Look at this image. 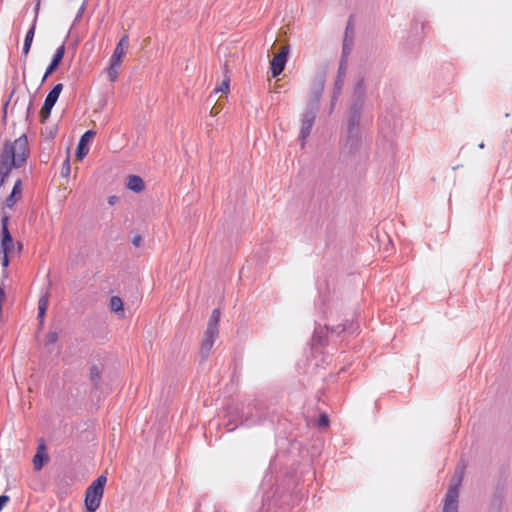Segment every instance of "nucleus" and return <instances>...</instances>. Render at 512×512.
I'll return each instance as SVG.
<instances>
[{
  "label": "nucleus",
  "instance_id": "obj_1",
  "mask_svg": "<svg viewBox=\"0 0 512 512\" xmlns=\"http://www.w3.org/2000/svg\"><path fill=\"white\" fill-rule=\"evenodd\" d=\"M29 156L28 139L25 134L8 141L0 153V187L13 168L22 167Z\"/></svg>",
  "mask_w": 512,
  "mask_h": 512
},
{
  "label": "nucleus",
  "instance_id": "obj_2",
  "mask_svg": "<svg viewBox=\"0 0 512 512\" xmlns=\"http://www.w3.org/2000/svg\"><path fill=\"white\" fill-rule=\"evenodd\" d=\"M361 114L353 109L348 114L347 127L340 137V151L344 155H356L364 146V139L360 128Z\"/></svg>",
  "mask_w": 512,
  "mask_h": 512
},
{
  "label": "nucleus",
  "instance_id": "obj_3",
  "mask_svg": "<svg viewBox=\"0 0 512 512\" xmlns=\"http://www.w3.org/2000/svg\"><path fill=\"white\" fill-rule=\"evenodd\" d=\"M464 476V467H458L445 494L442 512H458L459 488Z\"/></svg>",
  "mask_w": 512,
  "mask_h": 512
},
{
  "label": "nucleus",
  "instance_id": "obj_4",
  "mask_svg": "<svg viewBox=\"0 0 512 512\" xmlns=\"http://www.w3.org/2000/svg\"><path fill=\"white\" fill-rule=\"evenodd\" d=\"M106 482H107L106 476L100 475L86 489L85 506H86V509L88 512H95L99 508L101 499L104 494V487H105Z\"/></svg>",
  "mask_w": 512,
  "mask_h": 512
},
{
  "label": "nucleus",
  "instance_id": "obj_5",
  "mask_svg": "<svg viewBox=\"0 0 512 512\" xmlns=\"http://www.w3.org/2000/svg\"><path fill=\"white\" fill-rule=\"evenodd\" d=\"M220 310L214 309L209 318L206 331L204 333V338L201 346V355L203 358H207L214 343L218 336V323L220 320Z\"/></svg>",
  "mask_w": 512,
  "mask_h": 512
},
{
  "label": "nucleus",
  "instance_id": "obj_6",
  "mask_svg": "<svg viewBox=\"0 0 512 512\" xmlns=\"http://www.w3.org/2000/svg\"><path fill=\"white\" fill-rule=\"evenodd\" d=\"M366 98V86L364 76L359 75L353 88V102L349 108V113L353 112V109H357L358 114H362L364 102Z\"/></svg>",
  "mask_w": 512,
  "mask_h": 512
},
{
  "label": "nucleus",
  "instance_id": "obj_7",
  "mask_svg": "<svg viewBox=\"0 0 512 512\" xmlns=\"http://www.w3.org/2000/svg\"><path fill=\"white\" fill-rule=\"evenodd\" d=\"M63 90V84L58 83L56 84L53 89L48 93V95L45 98L44 104L40 110V118L42 121H46L50 114L53 106L57 102L60 93Z\"/></svg>",
  "mask_w": 512,
  "mask_h": 512
},
{
  "label": "nucleus",
  "instance_id": "obj_8",
  "mask_svg": "<svg viewBox=\"0 0 512 512\" xmlns=\"http://www.w3.org/2000/svg\"><path fill=\"white\" fill-rule=\"evenodd\" d=\"M317 107H312L311 109L307 110L301 120V129L299 133V139L301 141L302 147H304L306 139L310 135L311 129L314 125Z\"/></svg>",
  "mask_w": 512,
  "mask_h": 512
},
{
  "label": "nucleus",
  "instance_id": "obj_9",
  "mask_svg": "<svg viewBox=\"0 0 512 512\" xmlns=\"http://www.w3.org/2000/svg\"><path fill=\"white\" fill-rule=\"evenodd\" d=\"M288 54H289V47L283 46L281 51L273 57V59L270 63V70H271L272 77H277L284 70L286 62H287Z\"/></svg>",
  "mask_w": 512,
  "mask_h": 512
},
{
  "label": "nucleus",
  "instance_id": "obj_10",
  "mask_svg": "<svg viewBox=\"0 0 512 512\" xmlns=\"http://www.w3.org/2000/svg\"><path fill=\"white\" fill-rule=\"evenodd\" d=\"M8 221H9V217L6 215L3 216L1 219V224H2L1 252L2 253H12L14 250V247H15L13 238L8 229Z\"/></svg>",
  "mask_w": 512,
  "mask_h": 512
},
{
  "label": "nucleus",
  "instance_id": "obj_11",
  "mask_svg": "<svg viewBox=\"0 0 512 512\" xmlns=\"http://www.w3.org/2000/svg\"><path fill=\"white\" fill-rule=\"evenodd\" d=\"M346 72H347V61L345 59H341L339 67H338V71H337V76H336V79L334 82L333 100H338V98L342 92L344 82H345Z\"/></svg>",
  "mask_w": 512,
  "mask_h": 512
},
{
  "label": "nucleus",
  "instance_id": "obj_12",
  "mask_svg": "<svg viewBox=\"0 0 512 512\" xmlns=\"http://www.w3.org/2000/svg\"><path fill=\"white\" fill-rule=\"evenodd\" d=\"M129 46V37L125 34L116 45V48L111 56L110 61L114 63V66H119L122 62V58L125 55V51Z\"/></svg>",
  "mask_w": 512,
  "mask_h": 512
},
{
  "label": "nucleus",
  "instance_id": "obj_13",
  "mask_svg": "<svg viewBox=\"0 0 512 512\" xmlns=\"http://www.w3.org/2000/svg\"><path fill=\"white\" fill-rule=\"evenodd\" d=\"M95 132L92 130L86 131L80 138L77 149H76V157L78 159H83L89 152L88 144L93 139Z\"/></svg>",
  "mask_w": 512,
  "mask_h": 512
},
{
  "label": "nucleus",
  "instance_id": "obj_14",
  "mask_svg": "<svg viewBox=\"0 0 512 512\" xmlns=\"http://www.w3.org/2000/svg\"><path fill=\"white\" fill-rule=\"evenodd\" d=\"M64 53H65V45L62 44L61 46H59L56 49V51L53 55L52 61L44 73L42 82H44L48 78V76L51 75L57 69V67L59 66L60 62L63 59Z\"/></svg>",
  "mask_w": 512,
  "mask_h": 512
},
{
  "label": "nucleus",
  "instance_id": "obj_15",
  "mask_svg": "<svg viewBox=\"0 0 512 512\" xmlns=\"http://www.w3.org/2000/svg\"><path fill=\"white\" fill-rule=\"evenodd\" d=\"M324 84H325L324 74H319L314 78L313 87H312V91H311L312 101L315 102L314 107L318 108V101L323 92Z\"/></svg>",
  "mask_w": 512,
  "mask_h": 512
},
{
  "label": "nucleus",
  "instance_id": "obj_16",
  "mask_svg": "<svg viewBox=\"0 0 512 512\" xmlns=\"http://www.w3.org/2000/svg\"><path fill=\"white\" fill-rule=\"evenodd\" d=\"M39 6H40V0H38L36 6H35V14H38V11H39ZM35 19H37V15H35ZM35 22L36 20H34V24L31 26V28L27 31L26 33V36H25V39H24V45H23V54L25 56L28 55L29 51H30V48H31V44H32V41H33V38H34V34H35Z\"/></svg>",
  "mask_w": 512,
  "mask_h": 512
},
{
  "label": "nucleus",
  "instance_id": "obj_17",
  "mask_svg": "<svg viewBox=\"0 0 512 512\" xmlns=\"http://www.w3.org/2000/svg\"><path fill=\"white\" fill-rule=\"evenodd\" d=\"M20 196H21V180L18 179L15 182L10 195L6 199L7 207H9V208L13 207L16 204V202L18 201V199L20 198Z\"/></svg>",
  "mask_w": 512,
  "mask_h": 512
},
{
  "label": "nucleus",
  "instance_id": "obj_18",
  "mask_svg": "<svg viewBox=\"0 0 512 512\" xmlns=\"http://www.w3.org/2000/svg\"><path fill=\"white\" fill-rule=\"evenodd\" d=\"M127 187L131 191L139 193L144 190L145 185L141 177L137 175H131L128 177Z\"/></svg>",
  "mask_w": 512,
  "mask_h": 512
},
{
  "label": "nucleus",
  "instance_id": "obj_19",
  "mask_svg": "<svg viewBox=\"0 0 512 512\" xmlns=\"http://www.w3.org/2000/svg\"><path fill=\"white\" fill-rule=\"evenodd\" d=\"M48 303H49V296H48V293H45L38 300V315H37V317L39 319L40 325H43V323H44V318H45V313H46V310L48 307Z\"/></svg>",
  "mask_w": 512,
  "mask_h": 512
},
{
  "label": "nucleus",
  "instance_id": "obj_20",
  "mask_svg": "<svg viewBox=\"0 0 512 512\" xmlns=\"http://www.w3.org/2000/svg\"><path fill=\"white\" fill-rule=\"evenodd\" d=\"M44 448V444H41L33 458V465L36 470H40L43 467L44 462L48 460V456L44 452Z\"/></svg>",
  "mask_w": 512,
  "mask_h": 512
},
{
  "label": "nucleus",
  "instance_id": "obj_21",
  "mask_svg": "<svg viewBox=\"0 0 512 512\" xmlns=\"http://www.w3.org/2000/svg\"><path fill=\"white\" fill-rule=\"evenodd\" d=\"M58 333L56 331H50L47 333L45 337V347L49 350V352L52 351L51 347L58 341Z\"/></svg>",
  "mask_w": 512,
  "mask_h": 512
},
{
  "label": "nucleus",
  "instance_id": "obj_22",
  "mask_svg": "<svg viewBox=\"0 0 512 512\" xmlns=\"http://www.w3.org/2000/svg\"><path fill=\"white\" fill-rule=\"evenodd\" d=\"M109 307L113 312H122L123 311V302L120 297L112 296L110 299Z\"/></svg>",
  "mask_w": 512,
  "mask_h": 512
},
{
  "label": "nucleus",
  "instance_id": "obj_23",
  "mask_svg": "<svg viewBox=\"0 0 512 512\" xmlns=\"http://www.w3.org/2000/svg\"><path fill=\"white\" fill-rule=\"evenodd\" d=\"M329 330V327L328 325H325L324 328H321L320 326L319 327H316L315 330H314V339L322 344L323 343V339H324V334H326V332Z\"/></svg>",
  "mask_w": 512,
  "mask_h": 512
},
{
  "label": "nucleus",
  "instance_id": "obj_24",
  "mask_svg": "<svg viewBox=\"0 0 512 512\" xmlns=\"http://www.w3.org/2000/svg\"><path fill=\"white\" fill-rule=\"evenodd\" d=\"M229 90V79H224L221 84L216 87L213 91V93L210 95V98H212L213 94H217L219 92L227 93Z\"/></svg>",
  "mask_w": 512,
  "mask_h": 512
},
{
  "label": "nucleus",
  "instance_id": "obj_25",
  "mask_svg": "<svg viewBox=\"0 0 512 512\" xmlns=\"http://www.w3.org/2000/svg\"><path fill=\"white\" fill-rule=\"evenodd\" d=\"M117 68H118V66H114V63L110 61V65L107 70V74H108L109 80L112 82H114L118 77Z\"/></svg>",
  "mask_w": 512,
  "mask_h": 512
},
{
  "label": "nucleus",
  "instance_id": "obj_26",
  "mask_svg": "<svg viewBox=\"0 0 512 512\" xmlns=\"http://www.w3.org/2000/svg\"><path fill=\"white\" fill-rule=\"evenodd\" d=\"M70 174V162L69 158L67 157L64 162L62 163L61 167V175L64 177H68Z\"/></svg>",
  "mask_w": 512,
  "mask_h": 512
},
{
  "label": "nucleus",
  "instance_id": "obj_27",
  "mask_svg": "<svg viewBox=\"0 0 512 512\" xmlns=\"http://www.w3.org/2000/svg\"><path fill=\"white\" fill-rule=\"evenodd\" d=\"M90 376L92 381H96L100 378V371L97 367H92L90 371Z\"/></svg>",
  "mask_w": 512,
  "mask_h": 512
},
{
  "label": "nucleus",
  "instance_id": "obj_28",
  "mask_svg": "<svg viewBox=\"0 0 512 512\" xmlns=\"http://www.w3.org/2000/svg\"><path fill=\"white\" fill-rule=\"evenodd\" d=\"M329 423L328 416L326 414H321L318 419V426H327Z\"/></svg>",
  "mask_w": 512,
  "mask_h": 512
},
{
  "label": "nucleus",
  "instance_id": "obj_29",
  "mask_svg": "<svg viewBox=\"0 0 512 512\" xmlns=\"http://www.w3.org/2000/svg\"><path fill=\"white\" fill-rule=\"evenodd\" d=\"M84 10H85V2L81 5V7L78 10L75 20H74L75 22L78 21L82 17Z\"/></svg>",
  "mask_w": 512,
  "mask_h": 512
},
{
  "label": "nucleus",
  "instance_id": "obj_30",
  "mask_svg": "<svg viewBox=\"0 0 512 512\" xmlns=\"http://www.w3.org/2000/svg\"><path fill=\"white\" fill-rule=\"evenodd\" d=\"M8 254H9V253H3L2 265H3V267H5V268L9 265V258H8Z\"/></svg>",
  "mask_w": 512,
  "mask_h": 512
},
{
  "label": "nucleus",
  "instance_id": "obj_31",
  "mask_svg": "<svg viewBox=\"0 0 512 512\" xmlns=\"http://www.w3.org/2000/svg\"><path fill=\"white\" fill-rule=\"evenodd\" d=\"M132 243L136 247L139 246L140 243H141V236L140 235L134 236L133 239H132Z\"/></svg>",
  "mask_w": 512,
  "mask_h": 512
},
{
  "label": "nucleus",
  "instance_id": "obj_32",
  "mask_svg": "<svg viewBox=\"0 0 512 512\" xmlns=\"http://www.w3.org/2000/svg\"><path fill=\"white\" fill-rule=\"evenodd\" d=\"M348 52H349V48L347 46L346 39H345L344 40V45H343V57H342V59H345V57L348 54Z\"/></svg>",
  "mask_w": 512,
  "mask_h": 512
},
{
  "label": "nucleus",
  "instance_id": "obj_33",
  "mask_svg": "<svg viewBox=\"0 0 512 512\" xmlns=\"http://www.w3.org/2000/svg\"><path fill=\"white\" fill-rule=\"evenodd\" d=\"M346 330V326L345 325H341V326H338L336 329H335V332L337 333H341L343 331ZM332 332L334 331V329L331 330Z\"/></svg>",
  "mask_w": 512,
  "mask_h": 512
},
{
  "label": "nucleus",
  "instance_id": "obj_34",
  "mask_svg": "<svg viewBox=\"0 0 512 512\" xmlns=\"http://www.w3.org/2000/svg\"><path fill=\"white\" fill-rule=\"evenodd\" d=\"M116 201H117V197H116V196H110V197H109V199H108V203H109L110 205L115 204V203H116Z\"/></svg>",
  "mask_w": 512,
  "mask_h": 512
},
{
  "label": "nucleus",
  "instance_id": "obj_35",
  "mask_svg": "<svg viewBox=\"0 0 512 512\" xmlns=\"http://www.w3.org/2000/svg\"><path fill=\"white\" fill-rule=\"evenodd\" d=\"M336 102H337V100H333V97H332L331 98L330 113L333 111Z\"/></svg>",
  "mask_w": 512,
  "mask_h": 512
},
{
  "label": "nucleus",
  "instance_id": "obj_36",
  "mask_svg": "<svg viewBox=\"0 0 512 512\" xmlns=\"http://www.w3.org/2000/svg\"><path fill=\"white\" fill-rule=\"evenodd\" d=\"M478 147H479L480 149H483V148H484V143H483V142H481V143L478 145Z\"/></svg>",
  "mask_w": 512,
  "mask_h": 512
},
{
  "label": "nucleus",
  "instance_id": "obj_37",
  "mask_svg": "<svg viewBox=\"0 0 512 512\" xmlns=\"http://www.w3.org/2000/svg\"><path fill=\"white\" fill-rule=\"evenodd\" d=\"M18 249L19 251L22 249V245L20 243H18Z\"/></svg>",
  "mask_w": 512,
  "mask_h": 512
},
{
  "label": "nucleus",
  "instance_id": "obj_38",
  "mask_svg": "<svg viewBox=\"0 0 512 512\" xmlns=\"http://www.w3.org/2000/svg\"><path fill=\"white\" fill-rule=\"evenodd\" d=\"M211 114H212V115H214V114H215V113H214V108H213V109H211Z\"/></svg>",
  "mask_w": 512,
  "mask_h": 512
}]
</instances>
